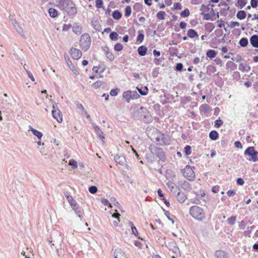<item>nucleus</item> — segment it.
I'll list each match as a JSON object with an SVG mask.
<instances>
[{
    "label": "nucleus",
    "mask_w": 258,
    "mask_h": 258,
    "mask_svg": "<svg viewBox=\"0 0 258 258\" xmlns=\"http://www.w3.org/2000/svg\"><path fill=\"white\" fill-rule=\"evenodd\" d=\"M57 7L69 15H74L77 13L75 4L70 0H59Z\"/></svg>",
    "instance_id": "1"
},
{
    "label": "nucleus",
    "mask_w": 258,
    "mask_h": 258,
    "mask_svg": "<svg viewBox=\"0 0 258 258\" xmlns=\"http://www.w3.org/2000/svg\"><path fill=\"white\" fill-rule=\"evenodd\" d=\"M189 214L198 221H202L206 219V213L204 210L198 206H193L189 209Z\"/></svg>",
    "instance_id": "2"
},
{
    "label": "nucleus",
    "mask_w": 258,
    "mask_h": 258,
    "mask_svg": "<svg viewBox=\"0 0 258 258\" xmlns=\"http://www.w3.org/2000/svg\"><path fill=\"white\" fill-rule=\"evenodd\" d=\"M244 154L248 161L254 162L258 161V152L255 150L253 147H248L245 150Z\"/></svg>",
    "instance_id": "3"
},
{
    "label": "nucleus",
    "mask_w": 258,
    "mask_h": 258,
    "mask_svg": "<svg viewBox=\"0 0 258 258\" xmlns=\"http://www.w3.org/2000/svg\"><path fill=\"white\" fill-rule=\"evenodd\" d=\"M91 39L89 34L84 33L82 35L80 40V45L82 49L86 51L90 47Z\"/></svg>",
    "instance_id": "4"
},
{
    "label": "nucleus",
    "mask_w": 258,
    "mask_h": 258,
    "mask_svg": "<svg viewBox=\"0 0 258 258\" xmlns=\"http://www.w3.org/2000/svg\"><path fill=\"white\" fill-rule=\"evenodd\" d=\"M183 176L190 181L194 180L195 174L193 169L189 166L186 165L182 170Z\"/></svg>",
    "instance_id": "5"
},
{
    "label": "nucleus",
    "mask_w": 258,
    "mask_h": 258,
    "mask_svg": "<svg viewBox=\"0 0 258 258\" xmlns=\"http://www.w3.org/2000/svg\"><path fill=\"white\" fill-rule=\"evenodd\" d=\"M149 149L151 153L156 155L160 160L164 161L165 155L164 152L161 149L157 148L154 145H151L149 147Z\"/></svg>",
    "instance_id": "6"
},
{
    "label": "nucleus",
    "mask_w": 258,
    "mask_h": 258,
    "mask_svg": "<svg viewBox=\"0 0 258 258\" xmlns=\"http://www.w3.org/2000/svg\"><path fill=\"white\" fill-rule=\"evenodd\" d=\"M52 115L58 122H61L62 121V113L54 104H53L52 106Z\"/></svg>",
    "instance_id": "7"
},
{
    "label": "nucleus",
    "mask_w": 258,
    "mask_h": 258,
    "mask_svg": "<svg viewBox=\"0 0 258 258\" xmlns=\"http://www.w3.org/2000/svg\"><path fill=\"white\" fill-rule=\"evenodd\" d=\"M66 197L68 202L71 206L73 210L75 212L76 214H78V213H80L81 212V209L76 202L71 196L67 195Z\"/></svg>",
    "instance_id": "8"
},
{
    "label": "nucleus",
    "mask_w": 258,
    "mask_h": 258,
    "mask_svg": "<svg viewBox=\"0 0 258 258\" xmlns=\"http://www.w3.org/2000/svg\"><path fill=\"white\" fill-rule=\"evenodd\" d=\"M138 94L136 91H127L123 93L122 97L125 99L127 103H129L131 99H133L136 98Z\"/></svg>",
    "instance_id": "9"
},
{
    "label": "nucleus",
    "mask_w": 258,
    "mask_h": 258,
    "mask_svg": "<svg viewBox=\"0 0 258 258\" xmlns=\"http://www.w3.org/2000/svg\"><path fill=\"white\" fill-rule=\"evenodd\" d=\"M157 141L159 144L161 145H168L170 144V139L169 137L164 134H160L159 135L157 138Z\"/></svg>",
    "instance_id": "10"
},
{
    "label": "nucleus",
    "mask_w": 258,
    "mask_h": 258,
    "mask_svg": "<svg viewBox=\"0 0 258 258\" xmlns=\"http://www.w3.org/2000/svg\"><path fill=\"white\" fill-rule=\"evenodd\" d=\"M72 57L75 59H78L82 56V52L77 48H72L70 50Z\"/></svg>",
    "instance_id": "11"
},
{
    "label": "nucleus",
    "mask_w": 258,
    "mask_h": 258,
    "mask_svg": "<svg viewBox=\"0 0 258 258\" xmlns=\"http://www.w3.org/2000/svg\"><path fill=\"white\" fill-rule=\"evenodd\" d=\"M179 185L183 190L186 191H190L191 190V187L188 182L186 180L180 181L179 182Z\"/></svg>",
    "instance_id": "12"
},
{
    "label": "nucleus",
    "mask_w": 258,
    "mask_h": 258,
    "mask_svg": "<svg viewBox=\"0 0 258 258\" xmlns=\"http://www.w3.org/2000/svg\"><path fill=\"white\" fill-rule=\"evenodd\" d=\"M114 255V258H127L125 252L120 248L115 249Z\"/></svg>",
    "instance_id": "13"
},
{
    "label": "nucleus",
    "mask_w": 258,
    "mask_h": 258,
    "mask_svg": "<svg viewBox=\"0 0 258 258\" xmlns=\"http://www.w3.org/2000/svg\"><path fill=\"white\" fill-rule=\"evenodd\" d=\"M167 186L169 188L170 191L172 192L175 193L177 190H180L178 186L175 183L169 181L166 183Z\"/></svg>",
    "instance_id": "14"
},
{
    "label": "nucleus",
    "mask_w": 258,
    "mask_h": 258,
    "mask_svg": "<svg viewBox=\"0 0 258 258\" xmlns=\"http://www.w3.org/2000/svg\"><path fill=\"white\" fill-rule=\"evenodd\" d=\"M115 161L120 164V165H123L126 162V160L125 157L123 156H122L121 155H116L114 157Z\"/></svg>",
    "instance_id": "15"
},
{
    "label": "nucleus",
    "mask_w": 258,
    "mask_h": 258,
    "mask_svg": "<svg viewBox=\"0 0 258 258\" xmlns=\"http://www.w3.org/2000/svg\"><path fill=\"white\" fill-rule=\"evenodd\" d=\"M28 131H31L32 133H33V134L35 136H36L39 140H41V138H42V137L43 136V134L41 132H39V131L34 129L31 125H29Z\"/></svg>",
    "instance_id": "16"
},
{
    "label": "nucleus",
    "mask_w": 258,
    "mask_h": 258,
    "mask_svg": "<svg viewBox=\"0 0 258 258\" xmlns=\"http://www.w3.org/2000/svg\"><path fill=\"white\" fill-rule=\"evenodd\" d=\"M176 198L177 201L179 203H183L186 199V196L183 192L181 191L180 190L178 191V193L176 195Z\"/></svg>",
    "instance_id": "17"
},
{
    "label": "nucleus",
    "mask_w": 258,
    "mask_h": 258,
    "mask_svg": "<svg viewBox=\"0 0 258 258\" xmlns=\"http://www.w3.org/2000/svg\"><path fill=\"white\" fill-rule=\"evenodd\" d=\"M250 43L253 47L258 48V36L253 35L250 38Z\"/></svg>",
    "instance_id": "18"
},
{
    "label": "nucleus",
    "mask_w": 258,
    "mask_h": 258,
    "mask_svg": "<svg viewBox=\"0 0 258 258\" xmlns=\"http://www.w3.org/2000/svg\"><path fill=\"white\" fill-rule=\"evenodd\" d=\"M73 31L74 33L80 35L82 32V26L81 25H78V24H75L72 27Z\"/></svg>",
    "instance_id": "19"
},
{
    "label": "nucleus",
    "mask_w": 258,
    "mask_h": 258,
    "mask_svg": "<svg viewBox=\"0 0 258 258\" xmlns=\"http://www.w3.org/2000/svg\"><path fill=\"white\" fill-rule=\"evenodd\" d=\"M92 125L96 133L98 135V136L102 139H104V137L103 136V133L101 131V130L100 129V128L99 127H98L95 124H93Z\"/></svg>",
    "instance_id": "20"
},
{
    "label": "nucleus",
    "mask_w": 258,
    "mask_h": 258,
    "mask_svg": "<svg viewBox=\"0 0 258 258\" xmlns=\"http://www.w3.org/2000/svg\"><path fill=\"white\" fill-rule=\"evenodd\" d=\"M166 177L168 179L170 180L171 181L175 178V174L172 170H168L166 171Z\"/></svg>",
    "instance_id": "21"
},
{
    "label": "nucleus",
    "mask_w": 258,
    "mask_h": 258,
    "mask_svg": "<svg viewBox=\"0 0 258 258\" xmlns=\"http://www.w3.org/2000/svg\"><path fill=\"white\" fill-rule=\"evenodd\" d=\"M138 51L140 55L144 56L147 52V48L145 46H140L138 49Z\"/></svg>",
    "instance_id": "22"
},
{
    "label": "nucleus",
    "mask_w": 258,
    "mask_h": 258,
    "mask_svg": "<svg viewBox=\"0 0 258 258\" xmlns=\"http://www.w3.org/2000/svg\"><path fill=\"white\" fill-rule=\"evenodd\" d=\"M238 69L243 72H248L250 70L249 66L242 63H240Z\"/></svg>",
    "instance_id": "23"
},
{
    "label": "nucleus",
    "mask_w": 258,
    "mask_h": 258,
    "mask_svg": "<svg viewBox=\"0 0 258 258\" xmlns=\"http://www.w3.org/2000/svg\"><path fill=\"white\" fill-rule=\"evenodd\" d=\"M48 13L52 18H55L58 15V11L53 8L49 9Z\"/></svg>",
    "instance_id": "24"
},
{
    "label": "nucleus",
    "mask_w": 258,
    "mask_h": 258,
    "mask_svg": "<svg viewBox=\"0 0 258 258\" xmlns=\"http://www.w3.org/2000/svg\"><path fill=\"white\" fill-rule=\"evenodd\" d=\"M122 15L120 12L117 10L114 11L112 13V17L115 20H119L121 18Z\"/></svg>",
    "instance_id": "25"
},
{
    "label": "nucleus",
    "mask_w": 258,
    "mask_h": 258,
    "mask_svg": "<svg viewBox=\"0 0 258 258\" xmlns=\"http://www.w3.org/2000/svg\"><path fill=\"white\" fill-rule=\"evenodd\" d=\"M236 16L238 19L243 20L246 17V13L244 11H239L237 12Z\"/></svg>",
    "instance_id": "26"
},
{
    "label": "nucleus",
    "mask_w": 258,
    "mask_h": 258,
    "mask_svg": "<svg viewBox=\"0 0 258 258\" xmlns=\"http://www.w3.org/2000/svg\"><path fill=\"white\" fill-rule=\"evenodd\" d=\"M206 55L208 57L212 59L216 56V52L215 50L211 49L207 52Z\"/></svg>",
    "instance_id": "27"
},
{
    "label": "nucleus",
    "mask_w": 258,
    "mask_h": 258,
    "mask_svg": "<svg viewBox=\"0 0 258 258\" xmlns=\"http://www.w3.org/2000/svg\"><path fill=\"white\" fill-rule=\"evenodd\" d=\"M187 35L188 36V37L191 38L198 36L197 33L195 31V30L191 29L188 30Z\"/></svg>",
    "instance_id": "28"
},
{
    "label": "nucleus",
    "mask_w": 258,
    "mask_h": 258,
    "mask_svg": "<svg viewBox=\"0 0 258 258\" xmlns=\"http://www.w3.org/2000/svg\"><path fill=\"white\" fill-rule=\"evenodd\" d=\"M225 252L223 250H217L216 252V256L217 258H225Z\"/></svg>",
    "instance_id": "29"
},
{
    "label": "nucleus",
    "mask_w": 258,
    "mask_h": 258,
    "mask_svg": "<svg viewBox=\"0 0 258 258\" xmlns=\"http://www.w3.org/2000/svg\"><path fill=\"white\" fill-rule=\"evenodd\" d=\"M14 26L15 27L17 31L19 33H20L21 35V36H24L23 30L21 26H20L18 25V24H17L16 22L15 24H14Z\"/></svg>",
    "instance_id": "30"
},
{
    "label": "nucleus",
    "mask_w": 258,
    "mask_h": 258,
    "mask_svg": "<svg viewBox=\"0 0 258 258\" xmlns=\"http://www.w3.org/2000/svg\"><path fill=\"white\" fill-rule=\"evenodd\" d=\"M218 134L216 131H211L209 134L210 138L213 140H216L218 138Z\"/></svg>",
    "instance_id": "31"
},
{
    "label": "nucleus",
    "mask_w": 258,
    "mask_h": 258,
    "mask_svg": "<svg viewBox=\"0 0 258 258\" xmlns=\"http://www.w3.org/2000/svg\"><path fill=\"white\" fill-rule=\"evenodd\" d=\"M236 67L237 65L231 60L227 62V68H230L231 70H235Z\"/></svg>",
    "instance_id": "32"
},
{
    "label": "nucleus",
    "mask_w": 258,
    "mask_h": 258,
    "mask_svg": "<svg viewBox=\"0 0 258 258\" xmlns=\"http://www.w3.org/2000/svg\"><path fill=\"white\" fill-rule=\"evenodd\" d=\"M172 245H173V248L172 249L174 253H175L176 256H177L179 253V249L174 243H171L170 244H169V246H171Z\"/></svg>",
    "instance_id": "33"
},
{
    "label": "nucleus",
    "mask_w": 258,
    "mask_h": 258,
    "mask_svg": "<svg viewBox=\"0 0 258 258\" xmlns=\"http://www.w3.org/2000/svg\"><path fill=\"white\" fill-rule=\"evenodd\" d=\"M118 34L115 32H111L109 35V38L112 40L116 41L118 39Z\"/></svg>",
    "instance_id": "34"
},
{
    "label": "nucleus",
    "mask_w": 258,
    "mask_h": 258,
    "mask_svg": "<svg viewBox=\"0 0 258 258\" xmlns=\"http://www.w3.org/2000/svg\"><path fill=\"white\" fill-rule=\"evenodd\" d=\"M239 43L241 46L245 47L248 44V40L246 38H242L240 40Z\"/></svg>",
    "instance_id": "35"
},
{
    "label": "nucleus",
    "mask_w": 258,
    "mask_h": 258,
    "mask_svg": "<svg viewBox=\"0 0 258 258\" xmlns=\"http://www.w3.org/2000/svg\"><path fill=\"white\" fill-rule=\"evenodd\" d=\"M165 13L164 11H160L157 14V18L160 20L165 19Z\"/></svg>",
    "instance_id": "36"
},
{
    "label": "nucleus",
    "mask_w": 258,
    "mask_h": 258,
    "mask_svg": "<svg viewBox=\"0 0 258 258\" xmlns=\"http://www.w3.org/2000/svg\"><path fill=\"white\" fill-rule=\"evenodd\" d=\"M2 103L3 105V107L6 109H9L10 108L11 104L8 102V100L7 99L3 100Z\"/></svg>",
    "instance_id": "37"
},
{
    "label": "nucleus",
    "mask_w": 258,
    "mask_h": 258,
    "mask_svg": "<svg viewBox=\"0 0 258 258\" xmlns=\"http://www.w3.org/2000/svg\"><path fill=\"white\" fill-rule=\"evenodd\" d=\"M129 225L131 227L132 233L134 234L135 236H138V231L137 230V228L134 226L133 223L130 221L129 222Z\"/></svg>",
    "instance_id": "38"
},
{
    "label": "nucleus",
    "mask_w": 258,
    "mask_h": 258,
    "mask_svg": "<svg viewBox=\"0 0 258 258\" xmlns=\"http://www.w3.org/2000/svg\"><path fill=\"white\" fill-rule=\"evenodd\" d=\"M69 165L71 166L74 169H76L78 167L77 162L74 159H71L70 160Z\"/></svg>",
    "instance_id": "39"
},
{
    "label": "nucleus",
    "mask_w": 258,
    "mask_h": 258,
    "mask_svg": "<svg viewBox=\"0 0 258 258\" xmlns=\"http://www.w3.org/2000/svg\"><path fill=\"white\" fill-rule=\"evenodd\" d=\"M132 9L130 6H127L125 9V16L128 17L131 15Z\"/></svg>",
    "instance_id": "40"
},
{
    "label": "nucleus",
    "mask_w": 258,
    "mask_h": 258,
    "mask_svg": "<svg viewBox=\"0 0 258 258\" xmlns=\"http://www.w3.org/2000/svg\"><path fill=\"white\" fill-rule=\"evenodd\" d=\"M190 12L188 9H185L180 13V16L182 17H187L189 15Z\"/></svg>",
    "instance_id": "41"
},
{
    "label": "nucleus",
    "mask_w": 258,
    "mask_h": 258,
    "mask_svg": "<svg viewBox=\"0 0 258 258\" xmlns=\"http://www.w3.org/2000/svg\"><path fill=\"white\" fill-rule=\"evenodd\" d=\"M114 48L115 51H119L122 49L123 46L120 43H117L114 45Z\"/></svg>",
    "instance_id": "42"
},
{
    "label": "nucleus",
    "mask_w": 258,
    "mask_h": 258,
    "mask_svg": "<svg viewBox=\"0 0 258 258\" xmlns=\"http://www.w3.org/2000/svg\"><path fill=\"white\" fill-rule=\"evenodd\" d=\"M237 4L241 8H242L247 4V1L246 0H238Z\"/></svg>",
    "instance_id": "43"
},
{
    "label": "nucleus",
    "mask_w": 258,
    "mask_h": 258,
    "mask_svg": "<svg viewBox=\"0 0 258 258\" xmlns=\"http://www.w3.org/2000/svg\"><path fill=\"white\" fill-rule=\"evenodd\" d=\"M184 152L187 155H190L191 153V147L188 145L186 146L184 148Z\"/></svg>",
    "instance_id": "44"
},
{
    "label": "nucleus",
    "mask_w": 258,
    "mask_h": 258,
    "mask_svg": "<svg viewBox=\"0 0 258 258\" xmlns=\"http://www.w3.org/2000/svg\"><path fill=\"white\" fill-rule=\"evenodd\" d=\"M228 222L229 224L233 225L236 221V217L235 216H232L230 218H228Z\"/></svg>",
    "instance_id": "45"
},
{
    "label": "nucleus",
    "mask_w": 258,
    "mask_h": 258,
    "mask_svg": "<svg viewBox=\"0 0 258 258\" xmlns=\"http://www.w3.org/2000/svg\"><path fill=\"white\" fill-rule=\"evenodd\" d=\"M227 59H231L233 61H235L236 62H238L239 60V56L237 55L235 57H231L230 54L227 55L226 56Z\"/></svg>",
    "instance_id": "46"
},
{
    "label": "nucleus",
    "mask_w": 258,
    "mask_h": 258,
    "mask_svg": "<svg viewBox=\"0 0 258 258\" xmlns=\"http://www.w3.org/2000/svg\"><path fill=\"white\" fill-rule=\"evenodd\" d=\"M89 191L91 194H95L97 191V188L96 186H91L89 188Z\"/></svg>",
    "instance_id": "47"
},
{
    "label": "nucleus",
    "mask_w": 258,
    "mask_h": 258,
    "mask_svg": "<svg viewBox=\"0 0 258 258\" xmlns=\"http://www.w3.org/2000/svg\"><path fill=\"white\" fill-rule=\"evenodd\" d=\"M173 8L175 10H181L182 8V6L180 3H175L173 5Z\"/></svg>",
    "instance_id": "48"
},
{
    "label": "nucleus",
    "mask_w": 258,
    "mask_h": 258,
    "mask_svg": "<svg viewBox=\"0 0 258 258\" xmlns=\"http://www.w3.org/2000/svg\"><path fill=\"white\" fill-rule=\"evenodd\" d=\"M103 84V82L102 81H97L92 85V86L95 88H97L100 87Z\"/></svg>",
    "instance_id": "49"
},
{
    "label": "nucleus",
    "mask_w": 258,
    "mask_h": 258,
    "mask_svg": "<svg viewBox=\"0 0 258 258\" xmlns=\"http://www.w3.org/2000/svg\"><path fill=\"white\" fill-rule=\"evenodd\" d=\"M250 4L252 8H256L258 6V0H251Z\"/></svg>",
    "instance_id": "50"
},
{
    "label": "nucleus",
    "mask_w": 258,
    "mask_h": 258,
    "mask_svg": "<svg viewBox=\"0 0 258 258\" xmlns=\"http://www.w3.org/2000/svg\"><path fill=\"white\" fill-rule=\"evenodd\" d=\"M95 3H96V7L97 8H100L102 7V5H103L102 0H96Z\"/></svg>",
    "instance_id": "51"
},
{
    "label": "nucleus",
    "mask_w": 258,
    "mask_h": 258,
    "mask_svg": "<svg viewBox=\"0 0 258 258\" xmlns=\"http://www.w3.org/2000/svg\"><path fill=\"white\" fill-rule=\"evenodd\" d=\"M72 27V25L70 24H64L62 27L63 31H68Z\"/></svg>",
    "instance_id": "52"
},
{
    "label": "nucleus",
    "mask_w": 258,
    "mask_h": 258,
    "mask_svg": "<svg viewBox=\"0 0 258 258\" xmlns=\"http://www.w3.org/2000/svg\"><path fill=\"white\" fill-rule=\"evenodd\" d=\"M101 203H102V204H103L104 205H108L109 207H111V208L112 207L111 204L109 203V201L107 199H102L101 200Z\"/></svg>",
    "instance_id": "53"
},
{
    "label": "nucleus",
    "mask_w": 258,
    "mask_h": 258,
    "mask_svg": "<svg viewBox=\"0 0 258 258\" xmlns=\"http://www.w3.org/2000/svg\"><path fill=\"white\" fill-rule=\"evenodd\" d=\"M144 38V35L143 34H139L137 37V41H140V42H142Z\"/></svg>",
    "instance_id": "54"
},
{
    "label": "nucleus",
    "mask_w": 258,
    "mask_h": 258,
    "mask_svg": "<svg viewBox=\"0 0 258 258\" xmlns=\"http://www.w3.org/2000/svg\"><path fill=\"white\" fill-rule=\"evenodd\" d=\"M106 56L107 58L111 61H112L114 59V56L111 52H107L106 53Z\"/></svg>",
    "instance_id": "55"
},
{
    "label": "nucleus",
    "mask_w": 258,
    "mask_h": 258,
    "mask_svg": "<svg viewBox=\"0 0 258 258\" xmlns=\"http://www.w3.org/2000/svg\"><path fill=\"white\" fill-rule=\"evenodd\" d=\"M183 68V64L181 63H178L176 66V70L181 71Z\"/></svg>",
    "instance_id": "56"
},
{
    "label": "nucleus",
    "mask_w": 258,
    "mask_h": 258,
    "mask_svg": "<svg viewBox=\"0 0 258 258\" xmlns=\"http://www.w3.org/2000/svg\"><path fill=\"white\" fill-rule=\"evenodd\" d=\"M117 89H112L110 92V94L112 96H116L117 95Z\"/></svg>",
    "instance_id": "57"
},
{
    "label": "nucleus",
    "mask_w": 258,
    "mask_h": 258,
    "mask_svg": "<svg viewBox=\"0 0 258 258\" xmlns=\"http://www.w3.org/2000/svg\"><path fill=\"white\" fill-rule=\"evenodd\" d=\"M223 123L221 119H217L215 122V125L217 127H219Z\"/></svg>",
    "instance_id": "58"
},
{
    "label": "nucleus",
    "mask_w": 258,
    "mask_h": 258,
    "mask_svg": "<svg viewBox=\"0 0 258 258\" xmlns=\"http://www.w3.org/2000/svg\"><path fill=\"white\" fill-rule=\"evenodd\" d=\"M234 144H235V147L236 148H239V149H242V146L241 145V143L239 141L235 142Z\"/></svg>",
    "instance_id": "59"
},
{
    "label": "nucleus",
    "mask_w": 258,
    "mask_h": 258,
    "mask_svg": "<svg viewBox=\"0 0 258 258\" xmlns=\"http://www.w3.org/2000/svg\"><path fill=\"white\" fill-rule=\"evenodd\" d=\"M244 183L243 179L241 178H239L237 179V183L239 185H242Z\"/></svg>",
    "instance_id": "60"
},
{
    "label": "nucleus",
    "mask_w": 258,
    "mask_h": 258,
    "mask_svg": "<svg viewBox=\"0 0 258 258\" xmlns=\"http://www.w3.org/2000/svg\"><path fill=\"white\" fill-rule=\"evenodd\" d=\"M26 72H27V73L28 74V76L29 77V78L32 81H35V79L33 77V76L32 75V74L30 72H29L28 71L26 70Z\"/></svg>",
    "instance_id": "61"
},
{
    "label": "nucleus",
    "mask_w": 258,
    "mask_h": 258,
    "mask_svg": "<svg viewBox=\"0 0 258 258\" xmlns=\"http://www.w3.org/2000/svg\"><path fill=\"white\" fill-rule=\"evenodd\" d=\"M219 186H215L212 188V190L214 193H217L219 191Z\"/></svg>",
    "instance_id": "62"
},
{
    "label": "nucleus",
    "mask_w": 258,
    "mask_h": 258,
    "mask_svg": "<svg viewBox=\"0 0 258 258\" xmlns=\"http://www.w3.org/2000/svg\"><path fill=\"white\" fill-rule=\"evenodd\" d=\"M110 200H111V202H112L111 204H113L114 205H116V206L119 205V203L116 201V199L114 198H111L110 199Z\"/></svg>",
    "instance_id": "63"
},
{
    "label": "nucleus",
    "mask_w": 258,
    "mask_h": 258,
    "mask_svg": "<svg viewBox=\"0 0 258 258\" xmlns=\"http://www.w3.org/2000/svg\"><path fill=\"white\" fill-rule=\"evenodd\" d=\"M186 24L184 22H180V23L179 24L180 27L182 29H185L186 27Z\"/></svg>",
    "instance_id": "64"
}]
</instances>
